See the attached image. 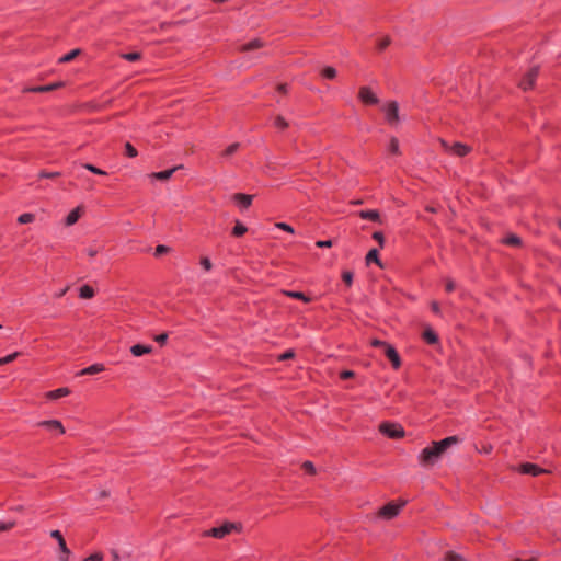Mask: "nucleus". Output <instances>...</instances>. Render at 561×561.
<instances>
[{
  "label": "nucleus",
  "mask_w": 561,
  "mask_h": 561,
  "mask_svg": "<svg viewBox=\"0 0 561 561\" xmlns=\"http://www.w3.org/2000/svg\"><path fill=\"white\" fill-rule=\"evenodd\" d=\"M183 165H176L172 169H169V170H164V171H160V172H154L151 174L152 178L157 179V180H161V181H167L169 180L172 174L176 171V170H180L182 169Z\"/></svg>",
  "instance_id": "nucleus-10"
},
{
  "label": "nucleus",
  "mask_w": 561,
  "mask_h": 561,
  "mask_svg": "<svg viewBox=\"0 0 561 561\" xmlns=\"http://www.w3.org/2000/svg\"><path fill=\"white\" fill-rule=\"evenodd\" d=\"M538 76V68H531L523 78L519 85L523 90H528L534 85V82Z\"/></svg>",
  "instance_id": "nucleus-7"
},
{
  "label": "nucleus",
  "mask_w": 561,
  "mask_h": 561,
  "mask_svg": "<svg viewBox=\"0 0 561 561\" xmlns=\"http://www.w3.org/2000/svg\"><path fill=\"white\" fill-rule=\"evenodd\" d=\"M302 468H304L307 472H309V473H314V472H316L314 466H313V463H312V462H310V461H306V462H304Z\"/></svg>",
  "instance_id": "nucleus-47"
},
{
  "label": "nucleus",
  "mask_w": 561,
  "mask_h": 561,
  "mask_svg": "<svg viewBox=\"0 0 561 561\" xmlns=\"http://www.w3.org/2000/svg\"><path fill=\"white\" fill-rule=\"evenodd\" d=\"M247 227L244 225H242L241 222L237 221L236 222V226L232 230V234L236 236V237H241L243 236L245 232H247Z\"/></svg>",
  "instance_id": "nucleus-26"
},
{
  "label": "nucleus",
  "mask_w": 561,
  "mask_h": 561,
  "mask_svg": "<svg viewBox=\"0 0 561 561\" xmlns=\"http://www.w3.org/2000/svg\"><path fill=\"white\" fill-rule=\"evenodd\" d=\"M265 44H264L263 41H261L260 38H255V39L251 41L250 43L242 45L240 47V50L241 51H250V50H253V49L261 48Z\"/></svg>",
  "instance_id": "nucleus-16"
},
{
  "label": "nucleus",
  "mask_w": 561,
  "mask_h": 561,
  "mask_svg": "<svg viewBox=\"0 0 561 561\" xmlns=\"http://www.w3.org/2000/svg\"><path fill=\"white\" fill-rule=\"evenodd\" d=\"M432 310L435 312V313H439V306L437 302H433L432 304Z\"/></svg>",
  "instance_id": "nucleus-57"
},
{
  "label": "nucleus",
  "mask_w": 561,
  "mask_h": 561,
  "mask_svg": "<svg viewBox=\"0 0 561 561\" xmlns=\"http://www.w3.org/2000/svg\"><path fill=\"white\" fill-rule=\"evenodd\" d=\"M442 145L447 148V144L444 140H442Z\"/></svg>",
  "instance_id": "nucleus-63"
},
{
  "label": "nucleus",
  "mask_w": 561,
  "mask_h": 561,
  "mask_svg": "<svg viewBox=\"0 0 561 561\" xmlns=\"http://www.w3.org/2000/svg\"><path fill=\"white\" fill-rule=\"evenodd\" d=\"M111 554H112V559H113V561H119V556H118L117 550L112 549V550H111Z\"/></svg>",
  "instance_id": "nucleus-56"
},
{
  "label": "nucleus",
  "mask_w": 561,
  "mask_h": 561,
  "mask_svg": "<svg viewBox=\"0 0 561 561\" xmlns=\"http://www.w3.org/2000/svg\"><path fill=\"white\" fill-rule=\"evenodd\" d=\"M373 238L379 243V245L382 248L385 244V238L383 234L379 231L374 232Z\"/></svg>",
  "instance_id": "nucleus-41"
},
{
  "label": "nucleus",
  "mask_w": 561,
  "mask_h": 561,
  "mask_svg": "<svg viewBox=\"0 0 561 561\" xmlns=\"http://www.w3.org/2000/svg\"><path fill=\"white\" fill-rule=\"evenodd\" d=\"M389 151L393 154H399L400 153V149H399V141L397 138L392 137L390 139V144H389Z\"/></svg>",
  "instance_id": "nucleus-29"
},
{
  "label": "nucleus",
  "mask_w": 561,
  "mask_h": 561,
  "mask_svg": "<svg viewBox=\"0 0 561 561\" xmlns=\"http://www.w3.org/2000/svg\"><path fill=\"white\" fill-rule=\"evenodd\" d=\"M68 290V287L64 288L62 290H59V293L57 294V297H62Z\"/></svg>",
  "instance_id": "nucleus-61"
},
{
  "label": "nucleus",
  "mask_w": 561,
  "mask_h": 561,
  "mask_svg": "<svg viewBox=\"0 0 561 561\" xmlns=\"http://www.w3.org/2000/svg\"><path fill=\"white\" fill-rule=\"evenodd\" d=\"M275 227L286 232L294 233V228L285 222H277L275 224Z\"/></svg>",
  "instance_id": "nucleus-38"
},
{
  "label": "nucleus",
  "mask_w": 561,
  "mask_h": 561,
  "mask_svg": "<svg viewBox=\"0 0 561 561\" xmlns=\"http://www.w3.org/2000/svg\"><path fill=\"white\" fill-rule=\"evenodd\" d=\"M454 289V283L451 280H449L447 284H446V290L447 291H451Z\"/></svg>",
  "instance_id": "nucleus-59"
},
{
  "label": "nucleus",
  "mask_w": 561,
  "mask_h": 561,
  "mask_svg": "<svg viewBox=\"0 0 561 561\" xmlns=\"http://www.w3.org/2000/svg\"><path fill=\"white\" fill-rule=\"evenodd\" d=\"M239 146H240V145H239L238 142H234V144L230 145V146H229V147H228V148L222 152V154H224L225 157H229V156L233 154V153L238 150Z\"/></svg>",
  "instance_id": "nucleus-35"
},
{
  "label": "nucleus",
  "mask_w": 561,
  "mask_h": 561,
  "mask_svg": "<svg viewBox=\"0 0 561 561\" xmlns=\"http://www.w3.org/2000/svg\"><path fill=\"white\" fill-rule=\"evenodd\" d=\"M104 370V366L102 364H94V365H91L84 369H82L79 375L80 376H83V375H94V374H99L101 371Z\"/></svg>",
  "instance_id": "nucleus-17"
},
{
  "label": "nucleus",
  "mask_w": 561,
  "mask_h": 561,
  "mask_svg": "<svg viewBox=\"0 0 561 561\" xmlns=\"http://www.w3.org/2000/svg\"><path fill=\"white\" fill-rule=\"evenodd\" d=\"M59 175H60L59 172H42L39 174L41 178H48V179H55V178H57Z\"/></svg>",
  "instance_id": "nucleus-49"
},
{
  "label": "nucleus",
  "mask_w": 561,
  "mask_h": 561,
  "mask_svg": "<svg viewBox=\"0 0 561 561\" xmlns=\"http://www.w3.org/2000/svg\"><path fill=\"white\" fill-rule=\"evenodd\" d=\"M294 355H295V353L293 351H287V352H285L284 354H282L279 356V359L280 360H286V359L293 358Z\"/></svg>",
  "instance_id": "nucleus-51"
},
{
  "label": "nucleus",
  "mask_w": 561,
  "mask_h": 561,
  "mask_svg": "<svg viewBox=\"0 0 561 561\" xmlns=\"http://www.w3.org/2000/svg\"><path fill=\"white\" fill-rule=\"evenodd\" d=\"M383 351H385L386 356L391 362L392 366L394 368H399L401 365V360H400V356H399L398 352L394 350V347H392L389 344V345H386V348Z\"/></svg>",
  "instance_id": "nucleus-8"
},
{
  "label": "nucleus",
  "mask_w": 561,
  "mask_h": 561,
  "mask_svg": "<svg viewBox=\"0 0 561 561\" xmlns=\"http://www.w3.org/2000/svg\"><path fill=\"white\" fill-rule=\"evenodd\" d=\"M125 150H126V154L130 158H134L137 156V150L129 142H127L125 145Z\"/></svg>",
  "instance_id": "nucleus-39"
},
{
  "label": "nucleus",
  "mask_w": 561,
  "mask_h": 561,
  "mask_svg": "<svg viewBox=\"0 0 561 561\" xmlns=\"http://www.w3.org/2000/svg\"><path fill=\"white\" fill-rule=\"evenodd\" d=\"M446 561H456V554L454 553V551L447 552Z\"/></svg>",
  "instance_id": "nucleus-54"
},
{
  "label": "nucleus",
  "mask_w": 561,
  "mask_h": 561,
  "mask_svg": "<svg viewBox=\"0 0 561 561\" xmlns=\"http://www.w3.org/2000/svg\"><path fill=\"white\" fill-rule=\"evenodd\" d=\"M69 393H70V390L68 388H59V389L47 392L46 396L48 399H58L61 397H66Z\"/></svg>",
  "instance_id": "nucleus-19"
},
{
  "label": "nucleus",
  "mask_w": 561,
  "mask_h": 561,
  "mask_svg": "<svg viewBox=\"0 0 561 561\" xmlns=\"http://www.w3.org/2000/svg\"><path fill=\"white\" fill-rule=\"evenodd\" d=\"M316 245L319 248H330V247H332V241L331 240L318 241L316 243Z\"/></svg>",
  "instance_id": "nucleus-52"
},
{
  "label": "nucleus",
  "mask_w": 561,
  "mask_h": 561,
  "mask_svg": "<svg viewBox=\"0 0 561 561\" xmlns=\"http://www.w3.org/2000/svg\"><path fill=\"white\" fill-rule=\"evenodd\" d=\"M423 339L428 343V344H435L437 342V335L436 333L431 329V328H427L424 332H423Z\"/></svg>",
  "instance_id": "nucleus-21"
},
{
  "label": "nucleus",
  "mask_w": 561,
  "mask_h": 561,
  "mask_svg": "<svg viewBox=\"0 0 561 561\" xmlns=\"http://www.w3.org/2000/svg\"><path fill=\"white\" fill-rule=\"evenodd\" d=\"M167 340H168L167 333H162V334L154 336V341L158 342L159 344H164L167 342Z\"/></svg>",
  "instance_id": "nucleus-48"
},
{
  "label": "nucleus",
  "mask_w": 561,
  "mask_h": 561,
  "mask_svg": "<svg viewBox=\"0 0 561 561\" xmlns=\"http://www.w3.org/2000/svg\"><path fill=\"white\" fill-rule=\"evenodd\" d=\"M58 546H59V550H60V554L58 557V560L59 561H68V558H69L71 552L68 549V547L66 545V541L59 543Z\"/></svg>",
  "instance_id": "nucleus-22"
},
{
  "label": "nucleus",
  "mask_w": 561,
  "mask_h": 561,
  "mask_svg": "<svg viewBox=\"0 0 561 561\" xmlns=\"http://www.w3.org/2000/svg\"><path fill=\"white\" fill-rule=\"evenodd\" d=\"M122 58L128 61H138L141 58L140 53L134 51V53H125L121 55Z\"/></svg>",
  "instance_id": "nucleus-27"
},
{
  "label": "nucleus",
  "mask_w": 561,
  "mask_h": 561,
  "mask_svg": "<svg viewBox=\"0 0 561 561\" xmlns=\"http://www.w3.org/2000/svg\"><path fill=\"white\" fill-rule=\"evenodd\" d=\"M405 503V501H401L400 503L389 502L379 510L378 516L385 519H392L400 513Z\"/></svg>",
  "instance_id": "nucleus-2"
},
{
  "label": "nucleus",
  "mask_w": 561,
  "mask_h": 561,
  "mask_svg": "<svg viewBox=\"0 0 561 561\" xmlns=\"http://www.w3.org/2000/svg\"><path fill=\"white\" fill-rule=\"evenodd\" d=\"M275 126L278 128L285 129L288 127V123L283 116H276Z\"/></svg>",
  "instance_id": "nucleus-34"
},
{
  "label": "nucleus",
  "mask_w": 561,
  "mask_h": 561,
  "mask_svg": "<svg viewBox=\"0 0 561 561\" xmlns=\"http://www.w3.org/2000/svg\"><path fill=\"white\" fill-rule=\"evenodd\" d=\"M34 220V215L30 213H25L19 216L18 221L22 225L30 224Z\"/></svg>",
  "instance_id": "nucleus-31"
},
{
  "label": "nucleus",
  "mask_w": 561,
  "mask_h": 561,
  "mask_svg": "<svg viewBox=\"0 0 561 561\" xmlns=\"http://www.w3.org/2000/svg\"><path fill=\"white\" fill-rule=\"evenodd\" d=\"M38 425L45 426V427H47L49 430H56L60 434L65 433V428H64L62 424L59 421H57V420L43 421Z\"/></svg>",
  "instance_id": "nucleus-15"
},
{
  "label": "nucleus",
  "mask_w": 561,
  "mask_h": 561,
  "mask_svg": "<svg viewBox=\"0 0 561 561\" xmlns=\"http://www.w3.org/2000/svg\"><path fill=\"white\" fill-rule=\"evenodd\" d=\"M390 44L391 38L389 36H385L377 42V48L381 51L386 49Z\"/></svg>",
  "instance_id": "nucleus-28"
},
{
  "label": "nucleus",
  "mask_w": 561,
  "mask_h": 561,
  "mask_svg": "<svg viewBox=\"0 0 561 561\" xmlns=\"http://www.w3.org/2000/svg\"><path fill=\"white\" fill-rule=\"evenodd\" d=\"M201 265L206 270L210 271L213 267V264L208 257H202L201 259Z\"/></svg>",
  "instance_id": "nucleus-43"
},
{
  "label": "nucleus",
  "mask_w": 561,
  "mask_h": 561,
  "mask_svg": "<svg viewBox=\"0 0 561 561\" xmlns=\"http://www.w3.org/2000/svg\"><path fill=\"white\" fill-rule=\"evenodd\" d=\"M284 294L290 298H295V299H300L302 301H310V298L307 297L304 293L301 291H289V290H285Z\"/></svg>",
  "instance_id": "nucleus-24"
},
{
  "label": "nucleus",
  "mask_w": 561,
  "mask_h": 561,
  "mask_svg": "<svg viewBox=\"0 0 561 561\" xmlns=\"http://www.w3.org/2000/svg\"><path fill=\"white\" fill-rule=\"evenodd\" d=\"M515 561H534V560H519V559H516Z\"/></svg>",
  "instance_id": "nucleus-64"
},
{
  "label": "nucleus",
  "mask_w": 561,
  "mask_h": 561,
  "mask_svg": "<svg viewBox=\"0 0 561 561\" xmlns=\"http://www.w3.org/2000/svg\"><path fill=\"white\" fill-rule=\"evenodd\" d=\"M470 151V148L465 146V145H460L458 144V149H457V152H458V157L459 156H465L467 154L468 152Z\"/></svg>",
  "instance_id": "nucleus-46"
},
{
  "label": "nucleus",
  "mask_w": 561,
  "mask_h": 561,
  "mask_svg": "<svg viewBox=\"0 0 561 561\" xmlns=\"http://www.w3.org/2000/svg\"><path fill=\"white\" fill-rule=\"evenodd\" d=\"M19 355H20V353L15 352V353H12V354H10L8 356L1 357L0 358V365H5V364H9V363L13 362Z\"/></svg>",
  "instance_id": "nucleus-32"
},
{
  "label": "nucleus",
  "mask_w": 561,
  "mask_h": 561,
  "mask_svg": "<svg viewBox=\"0 0 561 561\" xmlns=\"http://www.w3.org/2000/svg\"><path fill=\"white\" fill-rule=\"evenodd\" d=\"M505 243L508 245H519L520 239L517 236L512 234L505 239Z\"/></svg>",
  "instance_id": "nucleus-36"
},
{
  "label": "nucleus",
  "mask_w": 561,
  "mask_h": 561,
  "mask_svg": "<svg viewBox=\"0 0 561 561\" xmlns=\"http://www.w3.org/2000/svg\"><path fill=\"white\" fill-rule=\"evenodd\" d=\"M277 89L282 93H286L287 92V85L286 84H279Z\"/></svg>",
  "instance_id": "nucleus-58"
},
{
  "label": "nucleus",
  "mask_w": 561,
  "mask_h": 561,
  "mask_svg": "<svg viewBox=\"0 0 561 561\" xmlns=\"http://www.w3.org/2000/svg\"><path fill=\"white\" fill-rule=\"evenodd\" d=\"M82 209L83 208L81 206H78L77 208L71 210L69 213V215L66 217V226L75 225L78 221V219L80 218Z\"/></svg>",
  "instance_id": "nucleus-12"
},
{
  "label": "nucleus",
  "mask_w": 561,
  "mask_h": 561,
  "mask_svg": "<svg viewBox=\"0 0 561 561\" xmlns=\"http://www.w3.org/2000/svg\"><path fill=\"white\" fill-rule=\"evenodd\" d=\"M379 431L390 438H401L404 436V430L398 423L383 422L379 425Z\"/></svg>",
  "instance_id": "nucleus-3"
},
{
  "label": "nucleus",
  "mask_w": 561,
  "mask_h": 561,
  "mask_svg": "<svg viewBox=\"0 0 561 561\" xmlns=\"http://www.w3.org/2000/svg\"><path fill=\"white\" fill-rule=\"evenodd\" d=\"M15 526V522L0 523V531L10 530Z\"/></svg>",
  "instance_id": "nucleus-45"
},
{
  "label": "nucleus",
  "mask_w": 561,
  "mask_h": 561,
  "mask_svg": "<svg viewBox=\"0 0 561 561\" xmlns=\"http://www.w3.org/2000/svg\"><path fill=\"white\" fill-rule=\"evenodd\" d=\"M130 352L134 356L139 357L145 354H150L152 352V347L150 345L136 344L130 347Z\"/></svg>",
  "instance_id": "nucleus-11"
},
{
  "label": "nucleus",
  "mask_w": 561,
  "mask_h": 561,
  "mask_svg": "<svg viewBox=\"0 0 561 561\" xmlns=\"http://www.w3.org/2000/svg\"><path fill=\"white\" fill-rule=\"evenodd\" d=\"M237 526L232 523H227L220 527H214L206 533V535L215 537V538H224L226 535L230 534L232 529H236Z\"/></svg>",
  "instance_id": "nucleus-6"
},
{
  "label": "nucleus",
  "mask_w": 561,
  "mask_h": 561,
  "mask_svg": "<svg viewBox=\"0 0 561 561\" xmlns=\"http://www.w3.org/2000/svg\"><path fill=\"white\" fill-rule=\"evenodd\" d=\"M342 278L347 286H351L353 282V273L350 271H345L342 274Z\"/></svg>",
  "instance_id": "nucleus-37"
},
{
  "label": "nucleus",
  "mask_w": 561,
  "mask_h": 561,
  "mask_svg": "<svg viewBox=\"0 0 561 561\" xmlns=\"http://www.w3.org/2000/svg\"><path fill=\"white\" fill-rule=\"evenodd\" d=\"M99 250L98 249H93V248H90L87 250V253L90 257H94L96 254H98Z\"/></svg>",
  "instance_id": "nucleus-55"
},
{
  "label": "nucleus",
  "mask_w": 561,
  "mask_h": 561,
  "mask_svg": "<svg viewBox=\"0 0 561 561\" xmlns=\"http://www.w3.org/2000/svg\"><path fill=\"white\" fill-rule=\"evenodd\" d=\"M382 111L389 125L394 126L399 123V104L396 101L385 104Z\"/></svg>",
  "instance_id": "nucleus-4"
},
{
  "label": "nucleus",
  "mask_w": 561,
  "mask_h": 561,
  "mask_svg": "<svg viewBox=\"0 0 561 561\" xmlns=\"http://www.w3.org/2000/svg\"><path fill=\"white\" fill-rule=\"evenodd\" d=\"M358 99L365 105H376L379 103V99L377 98V95L367 85L359 88Z\"/></svg>",
  "instance_id": "nucleus-5"
},
{
  "label": "nucleus",
  "mask_w": 561,
  "mask_h": 561,
  "mask_svg": "<svg viewBox=\"0 0 561 561\" xmlns=\"http://www.w3.org/2000/svg\"><path fill=\"white\" fill-rule=\"evenodd\" d=\"M94 296V289L89 286L84 285L80 288V297L84 299H90Z\"/></svg>",
  "instance_id": "nucleus-25"
},
{
  "label": "nucleus",
  "mask_w": 561,
  "mask_h": 561,
  "mask_svg": "<svg viewBox=\"0 0 561 561\" xmlns=\"http://www.w3.org/2000/svg\"><path fill=\"white\" fill-rule=\"evenodd\" d=\"M371 345L375 346V347H382L383 350L386 348V345H389L388 343L386 342H382L380 340H374L371 342Z\"/></svg>",
  "instance_id": "nucleus-53"
},
{
  "label": "nucleus",
  "mask_w": 561,
  "mask_h": 561,
  "mask_svg": "<svg viewBox=\"0 0 561 561\" xmlns=\"http://www.w3.org/2000/svg\"><path fill=\"white\" fill-rule=\"evenodd\" d=\"M233 201L238 203L242 208H248L252 204L253 196L242 193H236L232 196Z\"/></svg>",
  "instance_id": "nucleus-9"
},
{
  "label": "nucleus",
  "mask_w": 561,
  "mask_h": 561,
  "mask_svg": "<svg viewBox=\"0 0 561 561\" xmlns=\"http://www.w3.org/2000/svg\"><path fill=\"white\" fill-rule=\"evenodd\" d=\"M366 262L367 264H370L371 262L376 263L377 265L379 266H382L379 257H378V250L377 249H371L367 255H366Z\"/></svg>",
  "instance_id": "nucleus-20"
},
{
  "label": "nucleus",
  "mask_w": 561,
  "mask_h": 561,
  "mask_svg": "<svg viewBox=\"0 0 561 561\" xmlns=\"http://www.w3.org/2000/svg\"><path fill=\"white\" fill-rule=\"evenodd\" d=\"M103 554L101 552H95L90 557L85 558L83 561H102Z\"/></svg>",
  "instance_id": "nucleus-42"
},
{
  "label": "nucleus",
  "mask_w": 561,
  "mask_h": 561,
  "mask_svg": "<svg viewBox=\"0 0 561 561\" xmlns=\"http://www.w3.org/2000/svg\"><path fill=\"white\" fill-rule=\"evenodd\" d=\"M522 472L526 474L538 476L542 472H546V470L533 463H524L522 466Z\"/></svg>",
  "instance_id": "nucleus-13"
},
{
  "label": "nucleus",
  "mask_w": 561,
  "mask_h": 561,
  "mask_svg": "<svg viewBox=\"0 0 561 561\" xmlns=\"http://www.w3.org/2000/svg\"><path fill=\"white\" fill-rule=\"evenodd\" d=\"M83 167H84L87 170H89V171H91L92 173H94V174H99V175H105V174H106V172H105V171H103V170H101V169H99V168L94 167L93 164L85 163Z\"/></svg>",
  "instance_id": "nucleus-33"
},
{
  "label": "nucleus",
  "mask_w": 561,
  "mask_h": 561,
  "mask_svg": "<svg viewBox=\"0 0 561 561\" xmlns=\"http://www.w3.org/2000/svg\"><path fill=\"white\" fill-rule=\"evenodd\" d=\"M321 73L327 79H334L336 77V70L333 67L323 68Z\"/></svg>",
  "instance_id": "nucleus-30"
},
{
  "label": "nucleus",
  "mask_w": 561,
  "mask_h": 561,
  "mask_svg": "<svg viewBox=\"0 0 561 561\" xmlns=\"http://www.w3.org/2000/svg\"><path fill=\"white\" fill-rule=\"evenodd\" d=\"M81 54L80 49H73L70 53L66 54L65 56L59 58L60 64L72 61L76 57H78Z\"/></svg>",
  "instance_id": "nucleus-23"
},
{
  "label": "nucleus",
  "mask_w": 561,
  "mask_h": 561,
  "mask_svg": "<svg viewBox=\"0 0 561 561\" xmlns=\"http://www.w3.org/2000/svg\"><path fill=\"white\" fill-rule=\"evenodd\" d=\"M108 495H110V493H108L107 491H102V492H100L99 497H100V499H105V497H107Z\"/></svg>",
  "instance_id": "nucleus-60"
},
{
  "label": "nucleus",
  "mask_w": 561,
  "mask_h": 561,
  "mask_svg": "<svg viewBox=\"0 0 561 561\" xmlns=\"http://www.w3.org/2000/svg\"><path fill=\"white\" fill-rule=\"evenodd\" d=\"M456 444V436L446 437L439 442H433L431 446L424 448L417 459L422 467L431 468L435 466L444 456L448 449Z\"/></svg>",
  "instance_id": "nucleus-1"
},
{
  "label": "nucleus",
  "mask_w": 561,
  "mask_h": 561,
  "mask_svg": "<svg viewBox=\"0 0 561 561\" xmlns=\"http://www.w3.org/2000/svg\"><path fill=\"white\" fill-rule=\"evenodd\" d=\"M169 251H170V248H169V247L160 244V245H158V247L156 248L154 254H156L157 256H159V255H162V254H164V253H168Z\"/></svg>",
  "instance_id": "nucleus-40"
},
{
  "label": "nucleus",
  "mask_w": 561,
  "mask_h": 561,
  "mask_svg": "<svg viewBox=\"0 0 561 561\" xmlns=\"http://www.w3.org/2000/svg\"><path fill=\"white\" fill-rule=\"evenodd\" d=\"M359 217L362 219L380 221V215L377 210H362L359 211Z\"/></svg>",
  "instance_id": "nucleus-18"
},
{
  "label": "nucleus",
  "mask_w": 561,
  "mask_h": 561,
  "mask_svg": "<svg viewBox=\"0 0 561 561\" xmlns=\"http://www.w3.org/2000/svg\"><path fill=\"white\" fill-rule=\"evenodd\" d=\"M355 376V373L353 370H344L340 374V377L342 379H348V378H353Z\"/></svg>",
  "instance_id": "nucleus-50"
},
{
  "label": "nucleus",
  "mask_w": 561,
  "mask_h": 561,
  "mask_svg": "<svg viewBox=\"0 0 561 561\" xmlns=\"http://www.w3.org/2000/svg\"><path fill=\"white\" fill-rule=\"evenodd\" d=\"M50 536L58 541V545L65 541V539L59 530L50 531Z\"/></svg>",
  "instance_id": "nucleus-44"
},
{
  "label": "nucleus",
  "mask_w": 561,
  "mask_h": 561,
  "mask_svg": "<svg viewBox=\"0 0 561 561\" xmlns=\"http://www.w3.org/2000/svg\"><path fill=\"white\" fill-rule=\"evenodd\" d=\"M15 512H21L23 510V506L19 505L12 508Z\"/></svg>",
  "instance_id": "nucleus-62"
},
{
  "label": "nucleus",
  "mask_w": 561,
  "mask_h": 561,
  "mask_svg": "<svg viewBox=\"0 0 561 561\" xmlns=\"http://www.w3.org/2000/svg\"><path fill=\"white\" fill-rule=\"evenodd\" d=\"M60 87H64V82H56V83H51V84H47V85H39V87H34V88H30L27 89V91L30 92H49V91H53L57 88H60Z\"/></svg>",
  "instance_id": "nucleus-14"
}]
</instances>
